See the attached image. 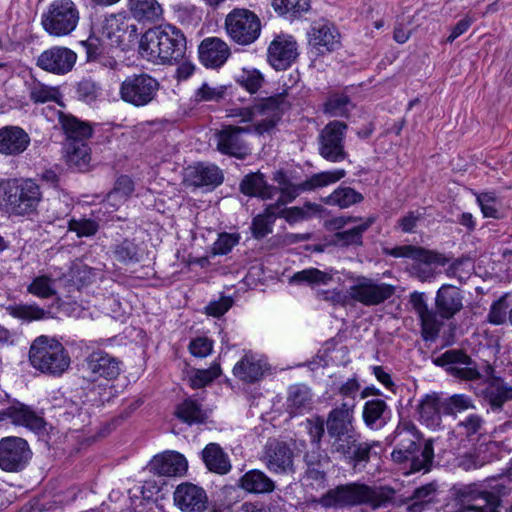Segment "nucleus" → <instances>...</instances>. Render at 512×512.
I'll use <instances>...</instances> for the list:
<instances>
[{"mask_svg": "<svg viewBox=\"0 0 512 512\" xmlns=\"http://www.w3.org/2000/svg\"><path fill=\"white\" fill-rule=\"evenodd\" d=\"M5 420L16 426L25 427L35 433H41L45 430L44 418L34 411L30 406L16 402L4 408Z\"/></svg>", "mask_w": 512, "mask_h": 512, "instance_id": "obj_27", "label": "nucleus"}, {"mask_svg": "<svg viewBox=\"0 0 512 512\" xmlns=\"http://www.w3.org/2000/svg\"><path fill=\"white\" fill-rule=\"evenodd\" d=\"M294 452L282 441L271 440L265 445L263 461L274 473L287 474L294 472Z\"/></svg>", "mask_w": 512, "mask_h": 512, "instance_id": "obj_21", "label": "nucleus"}, {"mask_svg": "<svg viewBox=\"0 0 512 512\" xmlns=\"http://www.w3.org/2000/svg\"><path fill=\"white\" fill-rule=\"evenodd\" d=\"M346 174L347 172L344 169H335L315 173L298 184L290 180L278 190L281 196L276 202H281V206H284L286 203L294 201L301 193L334 184L343 179Z\"/></svg>", "mask_w": 512, "mask_h": 512, "instance_id": "obj_14", "label": "nucleus"}, {"mask_svg": "<svg viewBox=\"0 0 512 512\" xmlns=\"http://www.w3.org/2000/svg\"><path fill=\"white\" fill-rule=\"evenodd\" d=\"M122 362L103 350L91 352L83 361L82 377L88 382L113 381L121 374Z\"/></svg>", "mask_w": 512, "mask_h": 512, "instance_id": "obj_13", "label": "nucleus"}, {"mask_svg": "<svg viewBox=\"0 0 512 512\" xmlns=\"http://www.w3.org/2000/svg\"><path fill=\"white\" fill-rule=\"evenodd\" d=\"M221 374L220 364L217 362L207 369H195L189 375V383L192 388L199 389L213 382Z\"/></svg>", "mask_w": 512, "mask_h": 512, "instance_id": "obj_57", "label": "nucleus"}, {"mask_svg": "<svg viewBox=\"0 0 512 512\" xmlns=\"http://www.w3.org/2000/svg\"><path fill=\"white\" fill-rule=\"evenodd\" d=\"M239 483L243 490L253 494L271 493L275 489L274 481L257 469L246 472Z\"/></svg>", "mask_w": 512, "mask_h": 512, "instance_id": "obj_41", "label": "nucleus"}, {"mask_svg": "<svg viewBox=\"0 0 512 512\" xmlns=\"http://www.w3.org/2000/svg\"><path fill=\"white\" fill-rule=\"evenodd\" d=\"M58 416L64 422H74L72 429L79 430L85 422L87 415L82 411L80 401L65 399L63 405L59 407Z\"/></svg>", "mask_w": 512, "mask_h": 512, "instance_id": "obj_49", "label": "nucleus"}, {"mask_svg": "<svg viewBox=\"0 0 512 512\" xmlns=\"http://www.w3.org/2000/svg\"><path fill=\"white\" fill-rule=\"evenodd\" d=\"M59 123L66 135V142L86 141L92 136L93 128L71 114L59 113Z\"/></svg>", "mask_w": 512, "mask_h": 512, "instance_id": "obj_38", "label": "nucleus"}, {"mask_svg": "<svg viewBox=\"0 0 512 512\" xmlns=\"http://www.w3.org/2000/svg\"><path fill=\"white\" fill-rule=\"evenodd\" d=\"M31 366L41 373L61 376L71 364L69 352L54 337L41 335L35 338L29 349Z\"/></svg>", "mask_w": 512, "mask_h": 512, "instance_id": "obj_6", "label": "nucleus"}, {"mask_svg": "<svg viewBox=\"0 0 512 512\" xmlns=\"http://www.w3.org/2000/svg\"><path fill=\"white\" fill-rule=\"evenodd\" d=\"M173 500L175 506L182 512H203L208 505L206 491L190 482L181 483L176 487Z\"/></svg>", "mask_w": 512, "mask_h": 512, "instance_id": "obj_22", "label": "nucleus"}, {"mask_svg": "<svg viewBox=\"0 0 512 512\" xmlns=\"http://www.w3.org/2000/svg\"><path fill=\"white\" fill-rule=\"evenodd\" d=\"M363 199V195L351 187H338L327 197L326 203L340 208H348L362 202Z\"/></svg>", "mask_w": 512, "mask_h": 512, "instance_id": "obj_51", "label": "nucleus"}, {"mask_svg": "<svg viewBox=\"0 0 512 512\" xmlns=\"http://www.w3.org/2000/svg\"><path fill=\"white\" fill-rule=\"evenodd\" d=\"M138 28L135 24H129L123 17L111 15L105 19L103 35L108 38L111 45L125 50L136 41Z\"/></svg>", "mask_w": 512, "mask_h": 512, "instance_id": "obj_24", "label": "nucleus"}, {"mask_svg": "<svg viewBox=\"0 0 512 512\" xmlns=\"http://www.w3.org/2000/svg\"><path fill=\"white\" fill-rule=\"evenodd\" d=\"M500 503L501 500L496 493L482 490L469 508V512H499Z\"/></svg>", "mask_w": 512, "mask_h": 512, "instance_id": "obj_59", "label": "nucleus"}, {"mask_svg": "<svg viewBox=\"0 0 512 512\" xmlns=\"http://www.w3.org/2000/svg\"><path fill=\"white\" fill-rule=\"evenodd\" d=\"M6 311L14 318L31 322L50 318V311L37 304H13L6 307Z\"/></svg>", "mask_w": 512, "mask_h": 512, "instance_id": "obj_48", "label": "nucleus"}, {"mask_svg": "<svg viewBox=\"0 0 512 512\" xmlns=\"http://www.w3.org/2000/svg\"><path fill=\"white\" fill-rule=\"evenodd\" d=\"M395 495V489L387 485L370 486L362 482H352L328 490L321 497L320 503L327 508L367 505L376 510L393 503Z\"/></svg>", "mask_w": 512, "mask_h": 512, "instance_id": "obj_3", "label": "nucleus"}, {"mask_svg": "<svg viewBox=\"0 0 512 512\" xmlns=\"http://www.w3.org/2000/svg\"><path fill=\"white\" fill-rule=\"evenodd\" d=\"M186 49L184 33L171 24L148 29L139 41L141 56L156 64H176L185 58Z\"/></svg>", "mask_w": 512, "mask_h": 512, "instance_id": "obj_2", "label": "nucleus"}, {"mask_svg": "<svg viewBox=\"0 0 512 512\" xmlns=\"http://www.w3.org/2000/svg\"><path fill=\"white\" fill-rule=\"evenodd\" d=\"M475 409L473 399L466 394H453L443 399L442 412L443 415L456 416L458 413Z\"/></svg>", "mask_w": 512, "mask_h": 512, "instance_id": "obj_54", "label": "nucleus"}, {"mask_svg": "<svg viewBox=\"0 0 512 512\" xmlns=\"http://www.w3.org/2000/svg\"><path fill=\"white\" fill-rule=\"evenodd\" d=\"M354 408L353 402H342L328 413L325 424L331 442L340 441L357 432L354 426Z\"/></svg>", "mask_w": 512, "mask_h": 512, "instance_id": "obj_17", "label": "nucleus"}, {"mask_svg": "<svg viewBox=\"0 0 512 512\" xmlns=\"http://www.w3.org/2000/svg\"><path fill=\"white\" fill-rule=\"evenodd\" d=\"M475 195L484 217L494 219H500L502 217L500 210L501 203L495 192H482Z\"/></svg>", "mask_w": 512, "mask_h": 512, "instance_id": "obj_58", "label": "nucleus"}, {"mask_svg": "<svg viewBox=\"0 0 512 512\" xmlns=\"http://www.w3.org/2000/svg\"><path fill=\"white\" fill-rule=\"evenodd\" d=\"M27 292L38 298L47 299L56 295V280L47 274L34 277L27 286Z\"/></svg>", "mask_w": 512, "mask_h": 512, "instance_id": "obj_50", "label": "nucleus"}, {"mask_svg": "<svg viewBox=\"0 0 512 512\" xmlns=\"http://www.w3.org/2000/svg\"><path fill=\"white\" fill-rule=\"evenodd\" d=\"M382 252L386 256L394 258H410L415 261L445 266L451 263V258L437 252L426 250L413 245L396 246L393 248L384 247Z\"/></svg>", "mask_w": 512, "mask_h": 512, "instance_id": "obj_30", "label": "nucleus"}, {"mask_svg": "<svg viewBox=\"0 0 512 512\" xmlns=\"http://www.w3.org/2000/svg\"><path fill=\"white\" fill-rule=\"evenodd\" d=\"M442 403L443 399L437 393L424 395L416 408L419 421L428 428H439L442 423Z\"/></svg>", "mask_w": 512, "mask_h": 512, "instance_id": "obj_33", "label": "nucleus"}, {"mask_svg": "<svg viewBox=\"0 0 512 512\" xmlns=\"http://www.w3.org/2000/svg\"><path fill=\"white\" fill-rule=\"evenodd\" d=\"M333 280L331 271H322L317 268H307L294 273L289 282L291 284L308 285L317 287L321 285H328Z\"/></svg>", "mask_w": 512, "mask_h": 512, "instance_id": "obj_46", "label": "nucleus"}, {"mask_svg": "<svg viewBox=\"0 0 512 512\" xmlns=\"http://www.w3.org/2000/svg\"><path fill=\"white\" fill-rule=\"evenodd\" d=\"M99 222L92 218H72L68 221V229L75 232L78 237H90L99 230Z\"/></svg>", "mask_w": 512, "mask_h": 512, "instance_id": "obj_63", "label": "nucleus"}, {"mask_svg": "<svg viewBox=\"0 0 512 512\" xmlns=\"http://www.w3.org/2000/svg\"><path fill=\"white\" fill-rule=\"evenodd\" d=\"M435 363L441 366L450 365L447 368L448 373L461 380L473 381L481 377L471 357L461 350H447L435 360Z\"/></svg>", "mask_w": 512, "mask_h": 512, "instance_id": "obj_20", "label": "nucleus"}, {"mask_svg": "<svg viewBox=\"0 0 512 512\" xmlns=\"http://www.w3.org/2000/svg\"><path fill=\"white\" fill-rule=\"evenodd\" d=\"M76 61L77 54L73 50L64 46H54L38 56L36 65L46 72L65 75L72 71Z\"/></svg>", "mask_w": 512, "mask_h": 512, "instance_id": "obj_18", "label": "nucleus"}, {"mask_svg": "<svg viewBox=\"0 0 512 512\" xmlns=\"http://www.w3.org/2000/svg\"><path fill=\"white\" fill-rule=\"evenodd\" d=\"M237 82L249 93H256L264 83V77L257 69H243Z\"/></svg>", "mask_w": 512, "mask_h": 512, "instance_id": "obj_64", "label": "nucleus"}, {"mask_svg": "<svg viewBox=\"0 0 512 512\" xmlns=\"http://www.w3.org/2000/svg\"><path fill=\"white\" fill-rule=\"evenodd\" d=\"M160 89L158 80L147 73L127 76L120 84V98L134 106L144 107L153 102Z\"/></svg>", "mask_w": 512, "mask_h": 512, "instance_id": "obj_9", "label": "nucleus"}, {"mask_svg": "<svg viewBox=\"0 0 512 512\" xmlns=\"http://www.w3.org/2000/svg\"><path fill=\"white\" fill-rule=\"evenodd\" d=\"M42 200L40 186L31 179H0V209L16 215H31Z\"/></svg>", "mask_w": 512, "mask_h": 512, "instance_id": "obj_5", "label": "nucleus"}, {"mask_svg": "<svg viewBox=\"0 0 512 512\" xmlns=\"http://www.w3.org/2000/svg\"><path fill=\"white\" fill-rule=\"evenodd\" d=\"M280 206L281 202L269 204L262 213L252 219L250 229L255 239H262L272 233L274 223L278 218L277 209H279Z\"/></svg>", "mask_w": 512, "mask_h": 512, "instance_id": "obj_40", "label": "nucleus"}, {"mask_svg": "<svg viewBox=\"0 0 512 512\" xmlns=\"http://www.w3.org/2000/svg\"><path fill=\"white\" fill-rule=\"evenodd\" d=\"M202 459L208 470L212 472L226 474L231 469L228 455L217 443H209L206 445L202 450Z\"/></svg>", "mask_w": 512, "mask_h": 512, "instance_id": "obj_42", "label": "nucleus"}, {"mask_svg": "<svg viewBox=\"0 0 512 512\" xmlns=\"http://www.w3.org/2000/svg\"><path fill=\"white\" fill-rule=\"evenodd\" d=\"M101 90L100 84L90 77L82 78L74 86L75 97L86 104L95 103Z\"/></svg>", "mask_w": 512, "mask_h": 512, "instance_id": "obj_52", "label": "nucleus"}, {"mask_svg": "<svg viewBox=\"0 0 512 512\" xmlns=\"http://www.w3.org/2000/svg\"><path fill=\"white\" fill-rule=\"evenodd\" d=\"M191 184L195 187L215 188L222 184L223 173L216 165L199 163L191 167L188 173Z\"/></svg>", "mask_w": 512, "mask_h": 512, "instance_id": "obj_35", "label": "nucleus"}, {"mask_svg": "<svg viewBox=\"0 0 512 512\" xmlns=\"http://www.w3.org/2000/svg\"><path fill=\"white\" fill-rule=\"evenodd\" d=\"M150 471L159 476H183L188 469L186 458L176 451H166L155 456L149 465Z\"/></svg>", "mask_w": 512, "mask_h": 512, "instance_id": "obj_29", "label": "nucleus"}, {"mask_svg": "<svg viewBox=\"0 0 512 512\" xmlns=\"http://www.w3.org/2000/svg\"><path fill=\"white\" fill-rule=\"evenodd\" d=\"M225 29L235 43L246 46L259 38L261 21L253 11L235 8L225 18Z\"/></svg>", "mask_w": 512, "mask_h": 512, "instance_id": "obj_8", "label": "nucleus"}, {"mask_svg": "<svg viewBox=\"0 0 512 512\" xmlns=\"http://www.w3.org/2000/svg\"><path fill=\"white\" fill-rule=\"evenodd\" d=\"M240 191L246 196L263 200L272 199L277 194V189L269 185L259 171L244 176L240 182Z\"/></svg>", "mask_w": 512, "mask_h": 512, "instance_id": "obj_36", "label": "nucleus"}, {"mask_svg": "<svg viewBox=\"0 0 512 512\" xmlns=\"http://www.w3.org/2000/svg\"><path fill=\"white\" fill-rule=\"evenodd\" d=\"M32 451L28 442L16 436L0 440V468L7 472L22 471L30 462Z\"/></svg>", "mask_w": 512, "mask_h": 512, "instance_id": "obj_16", "label": "nucleus"}, {"mask_svg": "<svg viewBox=\"0 0 512 512\" xmlns=\"http://www.w3.org/2000/svg\"><path fill=\"white\" fill-rule=\"evenodd\" d=\"M379 445L377 441H363L357 431L340 441L331 442V452L338 454L354 469H361L369 463L373 448Z\"/></svg>", "mask_w": 512, "mask_h": 512, "instance_id": "obj_11", "label": "nucleus"}, {"mask_svg": "<svg viewBox=\"0 0 512 512\" xmlns=\"http://www.w3.org/2000/svg\"><path fill=\"white\" fill-rule=\"evenodd\" d=\"M297 57V42L290 35L276 36L268 47V62L276 70L287 69Z\"/></svg>", "mask_w": 512, "mask_h": 512, "instance_id": "obj_23", "label": "nucleus"}, {"mask_svg": "<svg viewBox=\"0 0 512 512\" xmlns=\"http://www.w3.org/2000/svg\"><path fill=\"white\" fill-rule=\"evenodd\" d=\"M480 396L492 412L499 413L506 402L512 401V385L503 378L492 375L485 380Z\"/></svg>", "mask_w": 512, "mask_h": 512, "instance_id": "obj_25", "label": "nucleus"}, {"mask_svg": "<svg viewBox=\"0 0 512 512\" xmlns=\"http://www.w3.org/2000/svg\"><path fill=\"white\" fill-rule=\"evenodd\" d=\"M313 395L309 387L295 384L289 387L287 397V410L290 414H302L312 409Z\"/></svg>", "mask_w": 512, "mask_h": 512, "instance_id": "obj_39", "label": "nucleus"}, {"mask_svg": "<svg viewBox=\"0 0 512 512\" xmlns=\"http://www.w3.org/2000/svg\"><path fill=\"white\" fill-rule=\"evenodd\" d=\"M175 416L188 425L205 424L209 418V411L197 399L188 397L175 408Z\"/></svg>", "mask_w": 512, "mask_h": 512, "instance_id": "obj_37", "label": "nucleus"}, {"mask_svg": "<svg viewBox=\"0 0 512 512\" xmlns=\"http://www.w3.org/2000/svg\"><path fill=\"white\" fill-rule=\"evenodd\" d=\"M66 162L71 167L79 170L87 169L91 155L90 148L86 141H70L65 144Z\"/></svg>", "mask_w": 512, "mask_h": 512, "instance_id": "obj_44", "label": "nucleus"}, {"mask_svg": "<svg viewBox=\"0 0 512 512\" xmlns=\"http://www.w3.org/2000/svg\"><path fill=\"white\" fill-rule=\"evenodd\" d=\"M352 284L347 290L348 296L355 302L365 306H376L384 303L395 292L393 285L380 282L366 276H355L350 278Z\"/></svg>", "mask_w": 512, "mask_h": 512, "instance_id": "obj_10", "label": "nucleus"}, {"mask_svg": "<svg viewBox=\"0 0 512 512\" xmlns=\"http://www.w3.org/2000/svg\"><path fill=\"white\" fill-rule=\"evenodd\" d=\"M376 221L375 217H368L359 225L334 235L335 243L341 247L362 246L363 233L366 232Z\"/></svg>", "mask_w": 512, "mask_h": 512, "instance_id": "obj_45", "label": "nucleus"}, {"mask_svg": "<svg viewBox=\"0 0 512 512\" xmlns=\"http://www.w3.org/2000/svg\"><path fill=\"white\" fill-rule=\"evenodd\" d=\"M363 422L370 430H381L391 419V410L386 401L380 398L368 400L363 405Z\"/></svg>", "mask_w": 512, "mask_h": 512, "instance_id": "obj_34", "label": "nucleus"}, {"mask_svg": "<svg viewBox=\"0 0 512 512\" xmlns=\"http://www.w3.org/2000/svg\"><path fill=\"white\" fill-rule=\"evenodd\" d=\"M267 368L268 364L262 357L252 352H247L235 364L233 374L243 382L254 383L263 377Z\"/></svg>", "mask_w": 512, "mask_h": 512, "instance_id": "obj_32", "label": "nucleus"}, {"mask_svg": "<svg viewBox=\"0 0 512 512\" xmlns=\"http://www.w3.org/2000/svg\"><path fill=\"white\" fill-rule=\"evenodd\" d=\"M60 96L57 87H51L39 81H34L29 85V98L35 104L58 102Z\"/></svg>", "mask_w": 512, "mask_h": 512, "instance_id": "obj_56", "label": "nucleus"}, {"mask_svg": "<svg viewBox=\"0 0 512 512\" xmlns=\"http://www.w3.org/2000/svg\"><path fill=\"white\" fill-rule=\"evenodd\" d=\"M418 317L420 319L423 339L425 341H435L443 326V321L438 318L440 316L437 314V311L428 310Z\"/></svg>", "mask_w": 512, "mask_h": 512, "instance_id": "obj_55", "label": "nucleus"}, {"mask_svg": "<svg viewBox=\"0 0 512 512\" xmlns=\"http://www.w3.org/2000/svg\"><path fill=\"white\" fill-rule=\"evenodd\" d=\"M271 4L279 15H288L290 19L299 18L310 9V0H272Z\"/></svg>", "mask_w": 512, "mask_h": 512, "instance_id": "obj_53", "label": "nucleus"}, {"mask_svg": "<svg viewBox=\"0 0 512 512\" xmlns=\"http://www.w3.org/2000/svg\"><path fill=\"white\" fill-rule=\"evenodd\" d=\"M386 443L395 446L391 453L392 460L399 464L409 462L410 472L426 473L431 470L434 441L423 440L422 433L412 421L401 419L395 430L386 437Z\"/></svg>", "mask_w": 512, "mask_h": 512, "instance_id": "obj_1", "label": "nucleus"}, {"mask_svg": "<svg viewBox=\"0 0 512 512\" xmlns=\"http://www.w3.org/2000/svg\"><path fill=\"white\" fill-rule=\"evenodd\" d=\"M130 14L138 21H155L162 15V7L157 0H127Z\"/></svg>", "mask_w": 512, "mask_h": 512, "instance_id": "obj_43", "label": "nucleus"}, {"mask_svg": "<svg viewBox=\"0 0 512 512\" xmlns=\"http://www.w3.org/2000/svg\"><path fill=\"white\" fill-rule=\"evenodd\" d=\"M80 12L72 0H54L41 14L43 30L53 37L70 35L78 26Z\"/></svg>", "mask_w": 512, "mask_h": 512, "instance_id": "obj_7", "label": "nucleus"}, {"mask_svg": "<svg viewBox=\"0 0 512 512\" xmlns=\"http://www.w3.org/2000/svg\"><path fill=\"white\" fill-rule=\"evenodd\" d=\"M464 296L461 290L450 284L442 285L436 292L435 309L441 319L449 320L463 308Z\"/></svg>", "mask_w": 512, "mask_h": 512, "instance_id": "obj_28", "label": "nucleus"}, {"mask_svg": "<svg viewBox=\"0 0 512 512\" xmlns=\"http://www.w3.org/2000/svg\"><path fill=\"white\" fill-rule=\"evenodd\" d=\"M351 106L350 98L344 94L330 96L324 104V112L332 117L345 116Z\"/></svg>", "mask_w": 512, "mask_h": 512, "instance_id": "obj_62", "label": "nucleus"}, {"mask_svg": "<svg viewBox=\"0 0 512 512\" xmlns=\"http://www.w3.org/2000/svg\"><path fill=\"white\" fill-rule=\"evenodd\" d=\"M245 134H254L251 126L223 125L215 134L216 148L223 154L237 159H245L250 155V147L244 138Z\"/></svg>", "mask_w": 512, "mask_h": 512, "instance_id": "obj_15", "label": "nucleus"}, {"mask_svg": "<svg viewBox=\"0 0 512 512\" xmlns=\"http://www.w3.org/2000/svg\"><path fill=\"white\" fill-rule=\"evenodd\" d=\"M113 258L125 265L135 264L142 259V250L134 239H123L112 247Z\"/></svg>", "mask_w": 512, "mask_h": 512, "instance_id": "obj_47", "label": "nucleus"}, {"mask_svg": "<svg viewBox=\"0 0 512 512\" xmlns=\"http://www.w3.org/2000/svg\"><path fill=\"white\" fill-rule=\"evenodd\" d=\"M482 490L476 484L466 485L457 489L455 491V501L459 508L455 512H469V508Z\"/></svg>", "mask_w": 512, "mask_h": 512, "instance_id": "obj_61", "label": "nucleus"}, {"mask_svg": "<svg viewBox=\"0 0 512 512\" xmlns=\"http://www.w3.org/2000/svg\"><path fill=\"white\" fill-rule=\"evenodd\" d=\"M474 269L473 262L470 257L462 256L454 259L445 269L448 277L457 278L460 282L469 278Z\"/></svg>", "mask_w": 512, "mask_h": 512, "instance_id": "obj_60", "label": "nucleus"}, {"mask_svg": "<svg viewBox=\"0 0 512 512\" xmlns=\"http://www.w3.org/2000/svg\"><path fill=\"white\" fill-rule=\"evenodd\" d=\"M347 124L338 120L329 122L318 135L319 155L332 163H339L348 157L344 140Z\"/></svg>", "mask_w": 512, "mask_h": 512, "instance_id": "obj_12", "label": "nucleus"}, {"mask_svg": "<svg viewBox=\"0 0 512 512\" xmlns=\"http://www.w3.org/2000/svg\"><path fill=\"white\" fill-rule=\"evenodd\" d=\"M31 138L25 129L17 125H6L0 128V154L6 157H17L30 146Z\"/></svg>", "mask_w": 512, "mask_h": 512, "instance_id": "obj_26", "label": "nucleus"}, {"mask_svg": "<svg viewBox=\"0 0 512 512\" xmlns=\"http://www.w3.org/2000/svg\"><path fill=\"white\" fill-rule=\"evenodd\" d=\"M198 52L201 63L207 68L222 66L230 56L227 43L218 37H208L202 40Z\"/></svg>", "mask_w": 512, "mask_h": 512, "instance_id": "obj_31", "label": "nucleus"}, {"mask_svg": "<svg viewBox=\"0 0 512 512\" xmlns=\"http://www.w3.org/2000/svg\"><path fill=\"white\" fill-rule=\"evenodd\" d=\"M291 107L287 89L272 96L255 99L248 107L233 108L228 116L238 118L237 122L249 124L254 134L270 133L282 116Z\"/></svg>", "mask_w": 512, "mask_h": 512, "instance_id": "obj_4", "label": "nucleus"}, {"mask_svg": "<svg viewBox=\"0 0 512 512\" xmlns=\"http://www.w3.org/2000/svg\"><path fill=\"white\" fill-rule=\"evenodd\" d=\"M308 43L316 55H325L340 47V34L328 21L314 22L308 31Z\"/></svg>", "mask_w": 512, "mask_h": 512, "instance_id": "obj_19", "label": "nucleus"}]
</instances>
